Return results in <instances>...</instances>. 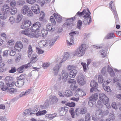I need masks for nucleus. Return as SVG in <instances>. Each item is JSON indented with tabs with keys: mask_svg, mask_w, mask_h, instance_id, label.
<instances>
[{
	"mask_svg": "<svg viewBox=\"0 0 121 121\" xmlns=\"http://www.w3.org/2000/svg\"><path fill=\"white\" fill-rule=\"evenodd\" d=\"M99 100L97 102L96 107L99 108H101L103 106V104L105 105L107 108H109L110 106L108 98L104 93H100L99 95Z\"/></svg>",
	"mask_w": 121,
	"mask_h": 121,
	"instance_id": "1",
	"label": "nucleus"
},
{
	"mask_svg": "<svg viewBox=\"0 0 121 121\" xmlns=\"http://www.w3.org/2000/svg\"><path fill=\"white\" fill-rule=\"evenodd\" d=\"M68 82L69 83L73 84H71L70 86V88L72 90L75 91L76 93L77 94H78V95L80 96H82L84 95V92L80 88H77V86L73 85L76 84V80L74 79H71L68 81Z\"/></svg>",
	"mask_w": 121,
	"mask_h": 121,
	"instance_id": "2",
	"label": "nucleus"
},
{
	"mask_svg": "<svg viewBox=\"0 0 121 121\" xmlns=\"http://www.w3.org/2000/svg\"><path fill=\"white\" fill-rule=\"evenodd\" d=\"M41 26V23L38 22H35L33 24L30 28V30L36 35V38H38L39 36L40 35V31L39 28Z\"/></svg>",
	"mask_w": 121,
	"mask_h": 121,
	"instance_id": "3",
	"label": "nucleus"
},
{
	"mask_svg": "<svg viewBox=\"0 0 121 121\" xmlns=\"http://www.w3.org/2000/svg\"><path fill=\"white\" fill-rule=\"evenodd\" d=\"M86 48V44H81L79 48L76 50L75 55L78 56H82L85 54Z\"/></svg>",
	"mask_w": 121,
	"mask_h": 121,
	"instance_id": "4",
	"label": "nucleus"
},
{
	"mask_svg": "<svg viewBox=\"0 0 121 121\" xmlns=\"http://www.w3.org/2000/svg\"><path fill=\"white\" fill-rule=\"evenodd\" d=\"M103 112L102 109H99L96 111L95 113L92 114V120L96 121L103 117Z\"/></svg>",
	"mask_w": 121,
	"mask_h": 121,
	"instance_id": "5",
	"label": "nucleus"
},
{
	"mask_svg": "<svg viewBox=\"0 0 121 121\" xmlns=\"http://www.w3.org/2000/svg\"><path fill=\"white\" fill-rule=\"evenodd\" d=\"M21 33L22 34L28 36L31 38L35 37L36 38V35H35L33 32L30 31L29 29L22 30L21 31Z\"/></svg>",
	"mask_w": 121,
	"mask_h": 121,
	"instance_id": "6",
	"label": "nucleus"
},
{
	"mask_svg": "<svg viewBox=\"0 0 121 121\" xmlns=\"http://www.w3.org/2000/svg\"><path fill=\"white\" fill-rule=\"evenodd\" d=\"M90 86L92 87L90 90L91 92L92 93L94 91H99V90L97 88L98 86L97 83L95 81L93 80L91 81Z\"/></svg>",
	"mask_w": 121,
	"mask_h": 121,
	"instance_id": "7",
	"label": "nucleus"
},
{
	"mask_svg": "<svg viewBox=\"0 0 121 121\" xmlns=\"http://www.w3.org/2000/svg\"><path fill=\"white\" fill-rule=\"evenodd\" d=\"M31 22L30 21L25 20L22 22L21 26V28L22 29H25L28 27L31 26Z\"/></svg>",
	"mask_w": 121,
	"mask_h": 121,
	"instance_id": "8",
	"label": "nucleus"
},
{
	"mask_svg": "<svg viewBox=\"0 0 121 121\" xmlns=\"http://www.w3.org/2000/svg\"><path fill=\"white\" fill-rule=\"evenodd\" d=\"M23 45L22 43L20 41H17L15 44L14 48L17 51L19 52L22 48Z\"/></svg>",
	"mask_w": 121,
	"mask_h": 121,
	"instance_id": "9",
	"label": "nucleus"
},
{
	"mask_svg": "<svg viewBox=\"0 0 121 121\" xmlns=\"http://www.w3.org/2000/svg\"><path fill=\"white\" fill-rule=\"evenodd\" d=\"M77 81L79 84L81 85H83L86 83V80L84 78V76L83 75L78 76Z\"/></svg>",
	"mask_w": 121,
	"mask_h": 121,
	"instance_id": "10",
	"label": "nucleus"
},
{
	"mask_svg": "<svg viewBox=\"0 0 121 121\" xmlns=\"http://www.w3.org/2000/svg\"><path fill=\"white\" fill-rule=\"evenodd\" d=\"M31 65H32L30 63H28L27 64L22 65L17 68V71L18 72H20V73H22L23 72V70L24 69H26L28 68L31 67Z\"/></svg>",
	"mask_w": 121,
	"mask_h": 121,
	"instance_id": "11",
	"label": "nucleus"
},
{
	"mask_svg": "<svg viewBox=\"0 0 121 121\" xmlns=\"http://www.w3.org/2000/svg\"><path fill=\"white\" fill-rule=\"evenodd\" d=\"M31 9L33 12L35 14H38L40 13L39 6L37 4H35L34 5L32 6Z\"/></svg>",
	"mask_w": 121,
	"mask_h": 121,
	"instance_id": "12",
	"label": "nucleus"
},
{
	"mask_svg": "<svg viewBox=\"0 0 121 121\" xmlns=\"http://www.w3.org/2000/svg\"><path fill=\"white\" fill-rule=\"evenodd\" d=\"M79 111V113L81 114H84L87 112V109L86 107L80 108H77L75 110V113H77Z\"/></svg>",
	"mask_w": 121,
	"mask_h": 121,
	"instance_id": "13",
	"label": "nucleus"
},
{
	"mask_svg": "<svg viewBox=\"0 0 121 121\" xmlns=\"http://www.w3.org/2000/svg\"><path fill=\"white\" fill-rule=\"evenodd\" d=\"M68 77V74L64 71L62 72V75L60 77V78H59L60 80L62 79V80L64 82H66L67 80Z\"/></svg>",
	"mask_w": 121,
	"mask_h": 121,
	"instance_id": "14",
	"label": "nucleus"
},
{
	"mask_svg": "<svg viewBox=\"0 0 121 121\" xmlns=\"http://www.w3.org/2000/svg\"><path fill=\"white\" fill-rule=\"evenodd\" d=\"M2 11L3 12L5 13L6 14L9 13V6L8 5L5 4L2 8Z\"/></svg>",
	"mask_w": 121,
	"mask_h": 121,
	"instance_id": "15",
	"label": "nucleus"
},
{
	"mask_svg": "<svg viewBox=\"0 0 121 121\" xmlns=\"http://www.w3.org/2000/svg\"><path fill=\"white\" fill-rule=\"evenodd\" d=\"M29 9L28 5H24L21 10V13L24 14H25L29 10Z\"/></svg>",
	"mask_w": 121,
	"mask_h": 121,
	"instance_id": "16",
	"label": "nucleus"
},
{
	"mask_svg": "<svg viewBox=\"0 0 121 121\" xmlns=\"http://www.w3.org/2000/svg\"><path fill=\"white\" fill-rule=\"evenodd\" d=\"M77 73V70L76 69H74L70 71L69 76L70 78H74L76 76Z\"/></svg>",
	"mask_w": 121,
	"mask_h": 121,
	"instance_id": "17",
	"label": "nucleus"
},
{
	"mask_svg": "<svg viewBox=\"0 0 121 121\" xmlns=\"http://www.w3.org/2000/svg\"><path fill=\"white\" fill-rule=\"evenodd\" d=\"M98 95L97 93L93 94L89 98V99L91 100L96 101L98 98Z\"/></svg>",
	"mask_w": 121,
	"mask_h": 121,
	"instance_id": "18",
	"label": "nucleus"
},
{
	"mask_svg": "<svg viewBox=\"0 0 121 121\" xmlns=\"http://www.w3.org/2000/svg\"><path fill=\"white\" fill-rule=\"evenodd\" d=\"M53 15L57 22L58 23L60 22L62 19L61 16L57 13H54Z\"/></svg>",
	"mask_w": 121,
	"mask_h": 121,
	"instance_id": "19",
	"label": "nucleus"
},
{
	"mask_svg": "<svg viewBox=\"0 0 121 121\" xmlns=\"http://www.w3.org/2000/svg\"><path fill=\"white\" fill-rule=\"evenodd\" d=\"M73 37H71L68 38L67 40V43L68 45L69 46L73 44Z\"/></svg>",
	"mask_w": 121,
	"mask_h": 121,
	"instance_id": "20",
	"label": "nucleus"
},
{
	"mask_svg": "<svg viewBox=\"0 0 121 121\" xmlns=\"http://www.w3.org/2000/svg\"><path fill=\"white\" fill-rule=\"evenodd\" d=\"M49 100L50 102L54 103H57L58 101V99L55 96H52L50 97L49 98Z\"/></svg>",
	"mask_w": 121,
	"mask_h": 121,
	"instance_id": "21",
	"label": "nucleus"
},
{
	"mask_svg": "<svg viewBox=\"0 0 121 121\" xmlns=\"http://www.w3.org/2000/svg\"><path fill=\"white\" fill-rule=\"evenodd\" d=\"M113 1H111L110 2L109 4V6L111 8V9L112 10V12L114 15L115 16H117V14L116 10V9L115 7H114L113 8H112V4L113 3Z\"/></svg>",
	"mask_w": 121,
	"mask_h": 121,
	"instance_id": "22",
	"label": "nucleus"
},
{
	"mask_svg": "<svg viewBox=\"0 0 121 121\" xmlns=\"http://www.w3.org/2000/svg\"><path fill=\"white\" fill-rule=\"evenodd\" d=\"M24 82L23 80H18L16 82V86L19 87H22L24 84Z\"/></svg>",
	"mask_w": 121,
	"mask_h": 121,
	"instance_id": "23",
	"label": "nucleus"
},
{
	"mask_svg": "<svg viewBox=\"0 0 121 121\" xmlns=\"http://www.w3.org/2000/svg\"><path fill=\"white\" fill-rule=\"evenodd\" d=\"M0 87L3 91H5L8 88V86H5L4 85V83L2 82H0Z\"/></svg>",
	"mask_w": 121,
	"mask_h": 121,
	"instance_id": "24",
	"label": "nucleus"
},
{
	"mask_svg": "<svg viewBox=\"0 0 121 121\" xmlns=\"http://www.w3.org/2000/svg\"><path fill=\"white\" fill-rule=\"evenodd\" d=\"M31 90L30 89L27 90L25 92H22L20 94V96L22 97L23 96L27 95L31 93Z\"/></svg>",
	"mask_w": 121,
	"mask_h": 121,
	"instance_id": "25",
	"label": "nucleus"
},
{
	"mask_svg": "<svg viewBox=\"0 0 121 121\" xmlns=\"http://www.w3.org/2000/svg\"><path fill=\"white\" fill-rule=\"evenodd\" d=\"M16 82L13 81V79L10 82H7L6 85L8 87H11L13 86L14 85L16 86Z\"/></svg>",
	"mask_w": 121,
	"mask_h": 121,
	"instance_id": "26",
	"label": "nucleus"
},
{
	"mask_svg": "<svg viewBox=\"0 0 121 121\" xmlns=\"http://www.w3.org/2000/svg\"><path fill=\"white\" fill-rule=\"evenodd\" d=\"M7 90V92L10 94H14L17 91V89L16 88H11Z\"/></svg>",
	"mask_w": 121,
	"mask_h": 121,
	"instance_id": "27",
	"label": "nucleus"
},
{
	"mask_svg": "<svg viewBox=\"0 0 121 121\" xmlns=\"http://www.w3.org/2000/svg\"><path fill=\"white\" fill-rule=\"evenodd\" d=\"M40 35L38 37V38L41 35V34L43 37H44V36H46L48 33L47 30L44 29H42L41 31H40Z\"/></svg>",
	"mask_w": 121,
	"mask_h": 121,
	"instance_id": "28",
	"label": "nucleus"
},
{
	"mask_svg": "<svg viewBox=\"0 0 121 121\" xmlns=\"http://www.w3.org/2000/svg\"><path fill=\"white\" fill-rule=\"evenodd\" d=\"M47 31H52L54 30L55 28L51 24H49L47 26Z\"/></svg>",
	"mask_w": 121,
	"mask_h": 121,
	"instance_id": "29",
	"label": "nucleus"
},
{
	"mask_svg": "<svg viewBox=\"0 0 121 121\" xmlns=\"http://www.w3.org/2000/svg\"><path fill=\"white\" fill-rule=\"evenodd\" d=\"M90 13H85V15L84 16V18H86L87 19L89 18V19L88 23V24H89L91 22V17L90 16Z\"/></svg>",
	"mask_w": 121,
	"mask_h": 121,
	"instance_id": "30",
	"label": "nucleus"
},
{
	"mask_svg": "<svg viewBox=\"0 0 121 121\" xmlns=\"http://www.w3.org/2000/svg\"><path fill=\"white\" fill-rule=\"evenodd\" d=\"M114 37L115 35L114 33H111L108 34L105 38L106 39H108L113 38Z\"/></svg>",
	"mask_w": 121,
	"mask_h": 121,
	"instance_id": "31",
	"label": "nucleus"
},
{
	"mask_svg": "<svg viewBox=\"0 0 121 121\" xmlns=\"http://www.w3.org/2000/svg\"><path fill=\"white\" fill-rule=\"evenodd\" d=\"M64 95L68 97L72 96L73 93L70 90H67L65 91Z\"/></svg>",
	"mask_w": 121,
	"mask_h": 121,
	"instance_id": "32",
	"label": "nucleus"
},
{
	"mask_svg": "<svg viewBox=\"0 0 121 121\" xmlns=\"http://www.w3.org/2000/svg\"><path fill=\"white\" fill-rule=\"evenodd\" d=\"M17 11V9L15 8H12L10 10H9V12L12 15H14L16 13Z\"/></svg>",
	"mask_w": 121,
	"mask_h": 121,
	"instance_id": "33",
	"label": "nucleus"
},
{
	"mask_svg": "<svg viewBox=\"0 0 121 121\" xmlns=\"http://www.w3.org/2000/svg\"><path fill=\"white\" fill-rule=\"evenodd\" d=\"M69 56L70 55L67 52H65L64 53V56L61 61V63L66 60Z\"/></svg>",
	"mask_w": 121,
	"mask_h": 121,
	"instance_id": "34",
	"label": "nucleus"
},
{
	"mask_svg": "<svg viewBox=\"0 0 121 121\" xmlns=\"http://www.w3.org/2000/svg\"><path fill=\"white\" fill-rule=\"evenodd\" d=\"M22 16L21 14H18L16 19V22L17 23L19 22L22 20Z\"/></svg>",
	"mask_w": 121,
	"mask_h": 121,
	"instance_id": "35",
	"label": "nucleus"
},
{
	"mask_svg": "<svg viewBox=\"0 0 121 121\" xmlns=\"http://www.w3.org/2000/svg\"><path fill=\"white\" fill-rule=\"evenodd\" d=\"M32 52L33 50L32 47L30 45L28 47V50L27 52L28 55L29 57H30Z\"/></svg>",
	"mask_w": 121,
	"mask_h": 121,
	"instance_id": "36",
	"label": "nucleus"
},
{
	"mask_svg": "<svg viewBox=\"0 0 121 121\" xmlns=\"http://www.w3.org/2000/svg\"><path fill=\"white\" fill-rule=\"evenodd\" d=\"M37 56H38L36 54H33L32 56L31 57V62L30 63H32V61L33 60H34L35 61H36L37 60Z\"/></svg>",
	"mask_w": 121,
	"mask_h": 121,
	"instance_id": "37",
	"label": "nucleus"
},
{
	"mask_svg": "<svg viewBox=\"0 0 121 121\" xmlns=\"http://www.w3.org/2000/svg\"><path fill=\"white\" fill-rule=\"evenodd\" d=\"M31 111V110L30 109L26 110L24 112L23 115L24 116H26V114H28L31 115L32 114V112Z\"/></svg>",
	"mask_w": 121,
	"mask_h": 121,
	"instance_id": "38",
	"label": "nucleus"
},
{
	"mask_svg": "<svg viewBox=\"0 0 121 121\" xmlns=\"http://www.w3.org/2000/svg\"><path fill=\"white\" fill-rule=\"evenodd\" d=\"M36 50L37 53L39 54H42L44 52V51L43 50L39 48H36Z\"/></svg>",
	"mask_w": 121,
	"mask_h": 121,
	"instance_id": "39",
	"label": "nucleus"
},
{
	"mask_svg": "<svg viewBox=\"0 0 121 121\" xmlns=\"http://www.w3.org/2000/svg\"><path fill=\"white\" fill-rule=\"evenodd\" d=\"M6 14L5 13L3 12L0 14V17L2 19H6L7 17Z\"/></svg>",
	"mask_w": 121,
	"mask_h": 121,
	"instance_id": "40",
	"label": "nucleus"
},
{
	"mask_svg": "<svg viewBox=\"0 0 121 121\" xmlns=\"http://www.w3.org/2000/svg\"><path fill=\"white\" fill-rule=\"evenodd\" d=\"M100 52L101 53V55L103 57H105L107 53L106 50L105 49L102 50L100 51Z\"/></svg>",
	"mask_w": 121,
	"mask_h": 121,
	"instance_id": "41",
	"label": "nucleus"
},
{
	"mask_svg": "<svg viewBox=\"0 0 121 121\" xmlns=\"http://www.w3.org/2000/svg\"><path fill=\"white\" fill-rule=\"evenodd\" d=\"M95 101L89 99L88 102V105L91 107H92L95 103Z\"/></svg>",
	"mask_w": 121,
	"mask_h": 121,
	"instance_id": "42",
	"label": "nucleus"
},
{
	"mask_svg": "<svg viewBox=\"0 0 121 121\" xmlns=\"http://www.w3.org/2000/svg\"><path fill=\"white\" fill-rule=\"evenodd\" d=\"M98 80L99 82V83H102L103 82L104 79L101 75H99Z\"/></svg>",
	"mask_w": 121,
	"mask_h": 121,
	"instance_id": "43",
	"label": "nucleus"
},
{
	"mask_svg": "<svg viewBox=\"0 0 121 121\" xmlns=\"http://www.w3.org/2000/svg\"><path fill=\"white\" fill-rule=\"evenodd\" d=\"M65 104L66 106L70 107H74L75 105V103L73 102L68 103Z\"/></svg>",
	"mask_w": 121,
	"mask_h": 121,
	"instance_id": "44",
	"label": "nucleus"
},
{
	"mask_svg": "<svg viewBox=\"0 0 121 121\" xmlns=\"http://www.w3.org/2000/svg\"><path fill=\"white\" fill-rule=\"evenodd\" d=\"M103 88L104 90L107 92L111 91V90L110 89V87L108 86H107L105 85L103 86Z\"/></svg>",
	"mask_w": 121,
	"mask_h": 121,
	"instance_id": "45",
	"label": "nucleus"
},
{
	"mask_svg": "<svg viewBox=\"0 0 121 121\" xmlns=\"http://www.w3.org/2000/svg\"><path fill=\"white\" fill-rule=\"evenodd\" d=\"M110 118L106 120V121H114L115 119V116L113 114H111L110 116Z\"/></svg>",
	"mask_w": 121,
	"mask_h": 121,
	"instance_id": "46",
	"label": "nucleus"
},
{
	"mask_svg": "<svg viewBox=\"0 0 121 121\" xmlns=\"http://www.w3.org/2000/svg\"><path fill=\"white\" fill-rule=\"evenodd\" d=\"M91 118V117L90 114L87 113L86 115L85 120V121H89L90 120Z\"/></svg>",
	"mask_w": 121,
	"mask_h": 121,
	"instance_id": "47",
	"label": "nucleus"
},
{
	"mask_svg": "<svg viewBox=\"0 0 121 121\" xmlns=\"http://www.w3.org/2000/svg\"><path fill=\"white\" fill-rule=\"evenodd\" d=\"M59 68V67L58 66H55L54 68V73L55 74H56L58 73Z\"/></svg>",
	"mask_w": 121,
	"mask_h": 121,
	"instance_id": "48",
	"label": "nucleus"
},
{
	"mask_svg": "<svg viewBox=\"0 0 121 121\" xmlns=\"http://www.w3.org/2000/svg\"><path fill=\"white\" fill-rule=\"evenodd\" d=\"M15 49L11 50L9 54L11 56H13L15 55L16 53V50Z\"/></svg>",
	"mask_w": 121,
	"mask_h": 121,
	"instance_id": "49",
	"label": "nucleus"
},
{
	"mask_svg": "<svg viewBox=\"0 0 121 121\" xmlns=\"http://www.w3.org/2000/svg\"><path fill=\"white\" fill-rule=\"evenodd\" d=\"M54 114H47L46 116V117L49 119L50 120H51L53 118L55 117L54 116Z\"/></svg>",
	"mask_w": 121,
	"mask_h": 121,
	"instance_id": "50",
	"label": "nucleus"
},
{
	"mask_svg": "<svg viewBox=\"0 0 121 121\" xmlns=\"http://www.w3.org/2000/svg\"><path fill=\"white\" fill-rule=\"evenodd\" d=\"M67 69L71 71L74 69H75V67L73 65H69L67 67Z\"/></svg>",
	"mask_w": 121,
	"mask_h": 121,
	"instance_id": "51",
	"label": "nucleus"
},
{
	"mask_svg": "<svg viewBox=\"0 0 121 121\" xmlns=\"http://www.w3.org/2000/svg\"><path fill=\"white\" fill-rule=\"evenodd\" d=\"M82 22L81 21L79 20L77 22V27L79 29H80V27L82 24Z\"/></svg>",
	"mask_w": 121,
	"mask_h": 121,
	"instance_id": "52",
	"label": "nucleus"
},
{
	"mask_svg": "<svg viewBox=\"0 0 121 121\" xmlns=\"http://www.w3.org/2000/svg\"><path fill=\"white\" fill-rule=\"evenodd\" d=\"M81 64L83 67L84 71H86L87 69L86 64L85 63L82 62Z\"/></svg>",
	"mask_w": 121,
	"mask_h": 121,
	"instance_id": "53",
	"label": "nucleus"
},
{
	"mask_svg": "<svg viewBox=\"0 0 121 121\" xmlns=\"http://www.w3.org/2000/svg\"><path fill=\"white\" fill-rule=\"evenodd\" d=\"M68 110V108L66 107H62L60 108V111H61L67 112Z\"/></svg>",
	"mask_w": 121,
	"mask_h": 121,
	"instance_id": "54",
	"label": "nucleus"
},
{
	"mask_svg": "<svg viewBox=\"0 0 121 121\" xmlns=\"http://www.w3.org/2000/svg\"><path fill=\"white\" fill-rule=\"evenodd\" d=\"M50 20L52 23L53 25H55L56 24V22L54 18L52 16L50 18Z\"/></svg>",
	"mask_w": 121,
	"mask_h": 121,
	"instance_id": "55",
	"label": "nucleus"
},
{
	"mask_svg": "<svg viewBox=\"0 0 121 121\" xmlns=\"http://www.w3.org/2000/svg\"><path fill=\"white\" fill-rule=\"evenodd\" d=\"M21 58V56L20 54H18L16 56L15 60L16 61L19 60Z\"/></svg>",
	"mask_w": 121,
	"mask_h": 121,
	"instance_id": "56",
	"label": "nucleus"
},
{
	"mask_svg": "<svg viewBox=\"0 0 121 121\" xmlns=\"http://www.w3.org/2000/svg\"><path fill=\"white\" fill-rule=\"evenodd\" d=\"M26 1L29 4H33L36 1V0H26Z\"/></svg>",
	"mask_w": 121,
	"mask_h": 121,
	"instance_id": "57",
	"label": "nucleus"
},
{
	"mask_svg": "<svg viewBox=\"0 0 121 121\" xmlns=\"http://www.w3.org/2000/svg\"><path fill=\"white\" fill-rule=\"evenodd\" d=\"M38 2L40 5L41 6L43 5L45 3L44 0H38Z\"/></svg>",
	"mask_w": 121,
	"mask_h": 121,
	"instance_id": "58",
	"label": "nucleus"
},
{
	"mask_svg": "<svg viewBox=\"0 0 121 121\" xmlns=\"http://www.w3.org/2000/svg\"><path fill=\"white\" fill-rule=\"evenodd\" d=\"M6 80L8 82L11 81L13 79L12 77L10 76H7L5 78Z\"/></svg>",
	"mask_w": 121,
	"mask_h": 121,
	"instance_id": "59",
	"label": "nucleus"
},
{
	"mask_svg": "<svg viewBox=\"0 0 121 121\" xmlns=\"http://www.w3.org/2000/svg\"><path fill=\"white\" fill-rule=\"evenodd\" d=\"M14 41L13 40L11 39L9 40L8 42V45H12L14 44Z\"/></svg>",
	"mask_w": 121,
	"mask_h": 121,
	"instance_id": "60",
	"label": "nucleus"
},
{
	"mask_svg": "<svg viewBox=\"0 0 121 121\" xmlns=\"http://www.w3.org/2000/svg\"><path fill=\"white\" fill-rule=\"evenodd\" d=\"M16 72V69L15 67H12L10 70L9 72V73H14Z\"/></svg>",
	"mask_w": 121,
	"mask_h": 121,
	"instance_id": "61",
	"label": "nucleus"
},
{
	"mask_svg": "<svg viewBox=\"0 0 121 121\" xmlns=\"http://www.w3.org/2000/svg\"><path fill=\"white\" fill-rule=\"evenodd\" d=\"M49 63H44L43 64V67L44 68L48 67L50 65Z\"/></svg>",
	"mask_w": 121,
	"mask_h": 121,
	"instance_id": "62",
	"label": "nucleus"
},
{
	"mask_svg": "<svg viewBox=\"0 0 121 121\" xmlns=\"http://www.w3.org/2000/svg\"><path fill=\"white\" fill-rule=\"evenodd\" d=\"M18 79L22 80H23L25 78V75L23 74H21L18 77Z\"/></svg>",
	"mask_w": 121,
	"mask_h": 121,
	"instance_id": "63",
	"label": "nucleus"
},
{
	"mask_svg": "<svg viewBox=\"0 0 121 121\" xmlns=\"http://www.w3.org/2000/svg\"><path fill=\"white\" fill-rule=\"evenodd\" d=\"M9 21L11 23H13L14 22L15 18L13 17H10L9 18Z\"/></svg>",
	"mask_w": 121,
	"mask_h": 121,
	"instance_id": "64",
	"label": "nucleus"
}]
</instances>
